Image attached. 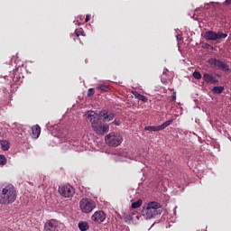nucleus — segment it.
<instances>
[{"mask_svg": "<svg viewBox=\"0 0 231 231\" xmlns=\"http://www.w3.org/2000/svg\"><path fill=\"white\" fill-rule=\"evenodd\" d=\"M17 199V190L12 184L3 185L0 190V205H12Z\"/></svg>", "mask_w": 231, "mask_h": 231, "instance_id": "1", "label": "nucleus"}, {"mask_svg": "<svg viewBox=\"0 0 231 231\" xmlns=\"http://www.w3.org/2000/svg\"><path fill=\"white\" fill-rule=\"evenodd\" d=\"M87 116L90 119L91 127L97 134H106V133H109V125L102 122V120L98 118V115L95 112H88Z\"/></svg>", "mask_w": 231, "mask_h": 231, "instance_id": "2", "label": "nucleus"}, {"mask_svg": "<svg viewBox=\"0 0 231 231\" xmlns=\"http://www.w3.org/2000/svg\"><path fill=\"white\" fill-rule=\"evenodd\" d=\"M162 212H163L162 210V204L156 201L149 202L146 208H143L142 210V214L145 219H152L155 216L161 215Z\"/></svg>", "mask_w": 231, "mask_h": 231, "instance_id": "3", "label": "nucleus"}, {"mask_svg": "<svg viewBox=\"0 0 231 231\" xmlns=\"http://www.w3.org/2000/svg\"><path fill=\"white\" fill-rule=\"evenodd\" d=\"M79 208L84 214H89L97 208V203L89 199H82L79 201Z\"/></svg>", "mask_w": 231, "mask_h": 231, "instance_id": "4", "label": "nucleus"}, {"mask_svg": "<svg viewBox=\"0 0 231 231\" xmlns=\"http://www.w3.org/2000/svg\"><path fill=\"white\" fill-rule=\"evenodd\" d=\"M105 140L110 147H118L124 139L120 134L110 133L106 136Z\"/></svg>", "mask_w": 231, "mask_h": 231, "instance_id": "5", "label": "nucleus"}, {"mask_svg": "<svg viewBox=\"0 0 231 231\" xmlns=\"http://www.w3.org/2000/svg\"><path fill=\"white\" fill-rule=\"evenodd\" d=\"M58 191L63 198H73V196H75V188L69 184L59 186Z\"/></svg>", "mask_w": 231, "mask_h": 231, "instance_id": "6", "label": "nucleus"}, {"mask_svg": "<svg viewBox=\"0 0 231 231\" xmlns=\"http://www.w3.org/2000/svg\"><path fill=\"white\" fill-rule=\"evenodd\" d=\"M210 66L216 68V69H221V71H230V66L228 64L221 61V60L211 58L208 60Z\"/></svg>", "mask_w": 231, "mask_h": 231, "instance_id": "7", "label": "nucleus"}, {"mask_svg": "<svg viewBox=\"0 0 231 231\" xmlns=\"http://www.w3.org/2000/svg\"><path fill=\"white\" fill-rule=\"evenodd\" d=\"M91 219L94 223L100 225V223H104L106 221V213L102 210L96 211L92 215Z\"/></svg>", "mask_w": 231, "mask_h": 231, "instance_id": "8", "label": "nucleus"}, {"mask_svg": "<svg viewBox=\"0 0 231 231\" xmlns=\"http://www.w3.org/2000/svg\"><path fill=\"white\" fill-rule=\"evenodd\" d=\"M172 122H174V120L170 119L166 122H164L162 125H160L158 126H146L145 130L146 131H163V129H165L166 127H169V125H171V124H172Z\"/></svg>", "mask_w": 231, "mask_h": 231, "instance_id": "9", "label": "nucleus"}, {"mask_svg": "<svg viewBox=\"0 0 231 231\" xmlns=\"http://www.w3.org/2000/svg\"><path fill=\"white\" fill-rule=\"evenodd\" d=\"M45 231H59V222L55 219H51L44 226Z\"/></svg>", "mask_w": 231, "mask_h": 231, "instance_id": "10", "label": "nucleus"}, {"mask_svg": "<svg viewBox=\"0 0 231 231\" xmlns=\"http://www.w3.org/2000/svg\"><path fill=\"white\" fill-rule=\"evenodd\" d=\"M99 116H101L105 122H111L115 119V113L107 110H101L99 112Z\"/></svg>", "mask_w": 231, "mask_h": 231, "instance_id": "11", "label": "nucleus"}, {"mask_svg": "<svg viewBox=\"0 0 231 231\" xmlns=\"http://www.w3.org/2000/svg\"><path fill=\"white\" fill-rule=\"evenodd\" d=\"M204 37L206 41H217V33L214 31H207Z\"/></svg>", "mask_w": 231, "mask_h": 231, "instance_id": "12", "label": "nucleus"}, {"mask_svg": "<svg viewBox=\"0 0 231 231\" xmlns=\"http://www.w3.org/2000/svg\"><path fill=\"white\" fill-rule=\"evenodd\" d=\"M203 80H205L208 84H217V79L208 73H205L203 75Z\"/></svg>", "mask_w": 231, "mask_h": 231, "instance_id": "13", "label": "nucleus"}, {"mask_svg": "<svg viewBox=\"0 0 231 231\" xmlns=\"http://www.w3.org/2000/svg\"><path fill=\"white\" fill-rule=\"evenodd\" d=\"M32 136L35 139L41 136V126H39V125H35L32 127Z\"/></svg>", "mask_w": 231, "mask_h": 231, "instance_id": "14", "label": "nucleus"}, {"mask_svg": "<svg viewBox=\"0 0 231 231\" xmlns=\"http://www.w3.org/2000/svg\"><path fill=\"white\" fill-rule=\"evenodd\" d=\"M133 95L134 98H137V100H141V102H147L149 100L147 97L138 93L137 91H134Z\"/></svg>", "mask_w": 231, "mask_h": 231, "instance_id": "15", "label": "nucleus"}, {"mask_svg": "<svg viewBox=\"0 0 231 231\" xmlns=\"http://www.w3.org/2000/svg\"><path fill=\"white\" fill-rule=\"evenodd\" d=\"M79 228L80 231L89 230V224H88V222L81 221L79 223Z\"/></svg>", "mask_w": 231, "mask_h": 231, "instance_id": "16", "label": "nucleus"}, {"mask_svg": "<svg viewBox=\"0 0 231 231\" xmlns=\"http://www.w3.org/2000/svg\"><path fill=\"white\" fill-rule=\"evenodd\" d=\"M97 89H99L100 91H104L105 93H107L109 91V86L106 84H97Z\"/></svg>", "mask_w": 231, "mask_h": 231, "instance_id": "17", "label": "nucleus"}, {"mask_svg": "<svg viewBox=\"0 0 231 231\" xmlns=\"http://www.w3.org/2000/svg\"><path fill=\"white\" fill-rule=\"evenodd\" d=\"M223 91H225V88L218 86V87H214L212 88V93H215L217 95H221V93H223Z\"/></svg>", "mask_w": 231, "mask_h": 231, "instance_id": "18", "label": "nucleus"}, {"mask_svg": "<svg viewBox=\"0 0 231 231\" xmlns=\"http://www.w3.org/2000/svg\"><path fill=\"white\" fill-rule=\"evenodd\" d=\"M2 151H8L10 149V144L6 141L0 142Z\"/></svg>", "mask_w": 231, "mask_h": 231, "instance_id": "19", "label": "nucleus"}, {"mask_svg": "<svg viewBox=\"0 0 231 231\" xmlns=\"http://www.w3.org/2000/svg\"><path fill=\"white\" fill-rule=\"evenodd\" d=\"M142 203H143V201L142 199H138L137 201L132 203V208H140V207H142Z\"/></svg>", "mask_w": 231, "mask_h": 231, "instance_id": "20", "label": "nucleus"}, {"mask_svg": "<svg viewBox=\"0 0 231 231\" xmlns=\"http://www.w3.org/2000/svg\"><path fill=\"white\" fill-rule=\"evenodd\" d=\"M228 37V34L223 33L222 32H217V39H226Z\"/></svg>", "mask_w": 231, "mask_h": 231, "instance_id": "21", "label": "nucleus"}, {"mask_svg": "<svg viewBox=\"0 0 231 231\" xmlns=\"http://www.w3.org/2000/svg\"><path fill=\"white\" fill-rule=\"evenodd\" d=\"M193 77L197 80H199V79H201V73L199 71H195V72H193Z\"/></svg>", "mask_w": 231, "mask_h": 231, "instance_id": "22", "label": "nucleus"}, {"mask_svg": "<svg viewBox=\"0 0 231 231\" xmlns=\"http://www.w3.org/2000/svg\"><path fill=\"white\" fill-rule=\"evenodd\" d=\"M0 165H6V157L0 155Z\"/></svg>", "mask_w": 231, "mask_h": 231, "instance_id": "23", "label": "nucleus"}, {"mask_svg": "<svg viewBox=\"0 0 231 231\" xmlns=\"http://www.w3.org/2000/svg\"><path fill=\"white\" fill-rule=\"evenodd\" d=\"M95 95V89L94 88H89L88 90V97H93Z\"/></svg>", "mask_w": 231, "mask_h": 231, "instance_id": "24", "label": "nucleus"}, {"mask_svg": "<svg viewBox=\"0 0 231 231\" xmlns=\"http://www.w3.org/2000/svg\"><path fill=\"white\" fill-rule=\"evenodd\" d=\"M91 21V14H87L85 18V23H89Z\"/></svg>", "mask_w": 231, "mask_h": 231, "instance_id": "25", "label": "nucleus"}, {"mask_svg": "<svg viewBox=\"0 0 231 231\" xmlns=\"http://www.w3.org/2000/svg\"><path fill=\"white\" fill-rule=\"evenodd\" d=\"M75 33H76L77 37H80V35H82L83 32H82V31L76 30Z\"/></svg>", "mask_w": 231, "mask_h": 231, "instance_id": "26", "label": "nucleus"}, {"mask_svg": "<svg viewBox=\"0 0 231 231\" xmlns=\"http://www.w3.org/2000/svg\"><path fill=\"white\" fill-rule=\"evenodd\" d=\"M171 100L172 102H176V92H173L171 95Z\"/></svg>", "mask_w": 231, "mask_h": 231, "instance_id": "27", "label": "nucleus"}, {"mask_svg": "<svg viewBox=\"0 0 231 231\" xmlns=\"http://www.w3.org/2000/svg\"><path fill=\"white\" fill-rule=\"evenodd\" d=\"M113 124L115 125H120V120H115L114 122H113Z\"/></svg>", "mask_w": 231, "mask_h": 231, "instance_id": "28", "label": "nucleus"}, {"mask_svg": "<svg viewBox=\"0 0 231 231\" xmlns=\"http://www.w3.org/2000/svg\"><path fill=\"white\" fill-rule=\"evenodd\" d=\"M63 142H69V139L68 137H65V139L63 140Z\"/></svg>", "mask_w": 231, "mask_h": 231, "instance_id": "29", "label": "nucleus"}]
</instances>
